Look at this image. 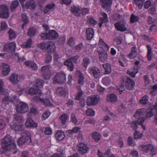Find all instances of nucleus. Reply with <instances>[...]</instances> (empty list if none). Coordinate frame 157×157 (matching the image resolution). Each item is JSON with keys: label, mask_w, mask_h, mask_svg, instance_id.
<instances>
[{"label": "nucleus", "mask_w": 157, "mask_h": 157, "mask_svg": "<svg viewBox=\"0 0 157 157\" xmlns=\"http://www.w3.org/2000/svg\"><path fill=\"white\" fill-rule=\"evenodd\" d=\"M16 110L18 113H24L26 112L29 110L28 104L23 102H20L19 104L17 105Z\"/></svg>", "instance_id": "423d86ee"}, {"label": "nucleus", "mask_w": 157, "mask_h": 157, "mask_svg": "<svg viewBox=\"0 0 157 157\" xmlns=\"http://www.w3.org/2000/svg\"><path fill=\"white\" fill-rule=\"evenodd\" d=\"M32 138H20L17 140V142L19 146L23 145L25 143H28L30 145H32L33 144H35V142H32L33 140ZM34 139V138H33Z\"/></svg>", "instance_id": "9b49d317"}, {"label": "nucleus", "mask_w": 157, "mask_h": 157, "mask_svg": "<svg viewBox=\"0 0 157 157\" xmlns=\"http://www.w3.org/2000/svg\"><path fill=\"white\" fill-rule=\"evenodd\" d=\"M25 64L27 66L29 67L32 70L35 71L37 69V64L31 61H26Z\"/></svg>", "instance_id": "c85d7f7f"}, {"label": "nucleus", "mask_w": 157, "mask_h": 157, "mask_svg": "<svg viewBox=\"0 0 157 157\" xmlns=\"http://www.w3.org/2000/svg\"><path fill=\"white\" fill-rule=\"evenodd\" d=\"M89 148L87 145L83 143L78 144L77 146L78 151L82 155H83L87 152Z\"/></svg>", "instance_id": "6e6552de"}, {"label": "nucleus", "mask_w": 157, "mask_h": 157, "mask_svg": "<svg viewBox=\"0 0 157 157\" xmlns=\"http://www.w3.org/2000/svg\"><path fill=\"white\" fill-rule=\"evenodd\" d=\"M4 95V97L3 98L2 103L4 107H5L9 104L10 102V98L8 96V93L6 92H5L4 94H2Z\"/></svg>", "instance_id": "aec40b11"}, {"label": "nucleus", "mask_w": 157, "mask_h": 157, "mask_svg": "<svg viewBox=\"0 0 157 157\" xmlns=\"http://www.w3.org/2000/svg\"><path fill=\"white\" fill-rule=\"evenodd\" d=\"M21 16L22 17L21 21L23 22V23L21 25V27L23 29L25 25L29 23L28 18L25 14H22Z\"/></svg>", "instance_id": "e433bc0d"}, {"label": "nucleus", "mask_w": 157, "mask_h": 157, "mask_svg": "<svg viewBox=\"0 0 157 157\" xmlns=\"http://www.w3.org/2000/svg\"><path fill=\"white\" fill-rule=\"evenodd\" d=\"M25 126L27 127H31L33 128H36L37 126V123L34 122L32 118L28 119L25 123Z\"/></svg>", "instance_id": "6ab92c4d"}, {"label": "nucleus", "mask_w": 157, "mask_h": 157, "mask_svg": "<svg viewBox=\"0 0 157 157\" xmlns=\"http://www.w3.org/2000/svg\"><path fill=\"white\" fill-rule=\"evenodd\" d=\"M10 81L13 84H17L19 82L18 75L16 73H14L10 77Z\"/></svg>", "instance_id": "4be33fe9"}, {"label": "nucleus", "mask_w": 157, "mask_h": 157, "mask_svg": "<svg viewBox=\"0 0 157 157\" xmlns=\"http://www.w3.org/2000/svg\"><path fill=\"white\" fill-rule=\"evenodd\" d=\"M9 14L8 8L6 5L3 4L0 5V17L4 19L9 17Z\"/></svg>", "instance_id": "0eeeda50"}, {"label": "nucleus", "mask_w": 157, "mask_h": 157, "mask_svg": "<svg viewBox=\"0 0 157 157\" xmlns=\"http://www.w3.org/2000/svg\"><path fill=\"white\" fill-rule=\"evenodd\" d=\"M59 118L61 121V123L63 124L64 125L66 124L68 118V117L67 114L64 113L60 116Z\"/></svg>", "instance_id": "4c0bfd02"}, {"label": "nucleus", "mask_w": 157, "mask_h": 157, "mask_svg": "<svg viewBox=\"0 0 157 157\" xmlns=\"http://www.w3.org/2000/svg\"><path fill=\"white\" fill-rule=\"evenodd\" d=\"M102 66L105 69V74H108L111 73L112 70L110 64L108 63H104L102 64Z\"/></svg>", "instance_id": "2f4dec72"}, {"label": "nucleus", "mask_w": 157, "mask_h": 157, "mask_svg": "<svg viewBox=\"0 0 157 157\" xmlns=\"http://www.w3.org/2000/svg\"><path fill=\"white\" fill-rule=\"evenodd\" d=\"M48 33L49 40L55 39L59 36L58 34L54 30H50Z\"/></svg>", "instance_id": "b1692460"}, {"label": "nucleus", "mask_w": 157, "mask_h": 157, "mask_svg": "<svg viewBox=\"0 0 157 157\" xmlns=\"http://www.w3.org/2000/svg\"><path fill=\"white\" fill-rule=\"evenodd\" d=\"M138 66H137L136 68L135 67H132L129 70H128L127 73L130 75L132 77H135L136 74L138 72Z\"/></svg>", "instance_id": "c756f323"}, {"label": "nucleus", "mask_w": 157, "mask_h": 157, "mask_svg": "<svg viewBox=\"0 0 157 157\" xmlns=\"http://www.w3.org/2000/svg\"><path fill=\"white\" fill-rule=\"evenodd\" d=\"M10 66L7 64L4 63L3 65L2 74L4 76L8 75L10 72Z\"/></svg>", "instance_id": "cd10ccee"}, {"label": "nucleus", "mask_w": 157, "mask_h": 157, "mask_svg": "<svg viewBox=\"0 0 157 157\" xmlns=\"http://www.w3.org/2000/svg\"><path fill=\"white\" fill-rule=\"evenodd\" d=\"M124 84L126 89L128 90H132L135 85V82L129 78L126 79Z\"/></svg>", "instance_id": "f8f14e48"}, {"label": "nucleus", "mask_w": 157, "mask_h": 157, "mask_svg": "<svg viewBox=\"0 0 157 157\" xmlns=\"http://www.w3.org/2000/svg\"><path fill=\"white\" fill-rule=\"evenodd\" d=\"M137 48L136 46H133L131 49V52L127 56L130 59H135L138 55L136 52Z\"/></svg>", "instance_id": "f3484780"}, {"label": "nucleus", "mask_w": 157, "mask_h": 157, "mask_svg": "<svg viewBox=\"0 0 157 157\" xmlns=\"http://www.w3.org/2000/svg\"><path fill=\"white\" fill-rule=\"evenodd\" d=\"M78 83L80 85H83L84 84V78L82 73H79L78 75Z\"/></svg>", "instance_id": "13d9d810"}, {"label": "nucleus", "mask_w": 157, "mask_h": 157, "mask_svg": "<svg viewBox=\"0 0 157 157\" xmlns=\"http://www.w3.org/2000/svg\"><path fill=\"white\" fill-rule=\"evenodd\" d=\"M7 33L9 35V38L10 40L15 38L16 37V35L15 32L11 29H9Z\"/></svg>", "instance_id": "8fccbe9b"}, {"label": "nucleus", "mask_w": 157, "mask_h": 157, "mask_svg": "<svg viewBox=\"0 0 157 157\" xmlns=\"http://www.w3.org/2000/svg\"><path fill=\"white\" fill-rule=\"evenodd\" d=\"M114 26L116 29L120 31L124 32L127 30V28L124 24L121 21L115 23Z\"/></svg>", "instance_id": "4468645a"}, {"label": "nucleus", "mask_w": 157, "mask_h": 157, "mask_svg": "<svg viewBox=\"0 0 157 157\" xmlns=\"http://www.w3.org/2000/svg\"><path fill=\"white\" fill-rule=\"evenodd\" d=\"M71 12L73 15L77 17L81 16V8L78 6H74L71 7Z\"/></svg>", "instance_id": "2eb2a0df"}, {"label": "nucleus", "mask_w": 157, "mask_h": 157, "mask_svg": "<svg viewBox=\"0 0 157 157\" xmlns=\"http://www.w3.org/2000/svg\"><path fill=\"white\" fill-rule=\"evenodd\" d=\"M12 138H2L1 140L2 148L6 151H10L11 154H16L17 151L14 140Z\"/></svg>", "instance_id": "f257e3e1"}, {"label": "nucleus", "mask_w": 157, "mask_h": 157, "mask_svg": "<svg viewBox=\"0 0 157 157\" xmlns=\"http://www.w3.org/2000/svg\"><path fill=\"white\" fill-rule=\"evenodd\" d=\"M21 136L20 137H30V132L28 131H25L21 134Z\"/></svg>", "instance_id": "e2e57ef3"}, {"label": "nucleus", "mask_w": 157, "mask_h": 157, "mask_svg": "<svg viewBox=\"0 0 157 157\" xmlns=\"http://www.w3.org/2000/svg\"><path fill=\"white\" fill-rule=\"evenodd\" d=\"M152 147V145L148 144L146 145H140L139 147V149L143 152L147 153L149 151L151 148Z\"/></svg>", "instance_id": "7c9ffc66"}, {"label": "nucleus", "mask_w": 157, "mask_h": 157, "mask_svg": "<svg viewBox=\"0 0 157 157\" xmlns=\"http://www.w3.org/2000/svg\"><path fill=\"white\" fill-rule=\"evenodd\" d=\"M78 56L77 55L73 57H71L69 59H67V60L71 62H73L74 63H77L78 59Z\"/></svg>", "instance_id": "0e129e2a"}, {"label": "nucleus", "mask_w": 157, "mask_h": 157, "mask_svg": "<svg viewBox=\"0 0 157 157\" xmlns=\"http://www.w3.org/2000/svg\"><path fill=\"white\" fill-rule=\"evenodd\" d=\"M66 92L65 88L63 87H58L56 90V94L59 96H64L66 94Z\"/></svg>", "instance_id": "393cba45"}, {"label": "nucleus", "mask_w": 157, "mask_h": 157, "mask_svg": "<svg viewBox=\"0 0 157 157\" xmlns=\"http://www.w3.org/2000/svg\"><path fill=\"white\" fill-rule=\"evenodd\" d=\"M4 84L3 82L1 79L0 80V93L1 94H4L6 91L3 88Z\"/></svg>", "instance_id": "052dcab7"}, {"label": "nucleus", "mask_w": 157, "mask_h": 157, "mask_svg": "<svg viewBox=\"0 0 157 157\" xmlns=\"http://www.w3.org/2000/svg\"><path fill=\"white\" fill-rule=\"evenodd\" d=\"M149 11L151 14H155L156 13V10L155 5H151L149 9Z\"/></svg>", "instance_id": "338daca9"}, {"label": "nucleus", "mask_w": 157, "mask_h": 157, "mask_svg": "<svg viewBox=\"0 0 157 157\" xmlns=\"http://www.w3.org/2000/svg\"><path fill=\"white\" fill-rule=\"evenodd\" d=\"M28 94L31 95L38 94L39 95H41V91L38 88H36L35 86L33 88H31L29 89L28 91Z\"/></svg>", "instance_id": "5701e85b"}, {"label": "nucleus", "mask_w": 157, "mask_h": 157, "mask_svg": "<svg viewBox=\"0 0 157 157\" xmlns=\"http://www.w3.org/2000/svg\"><path fill=\"white\" fill-rule=\"evenodd\" d=\"M10 127L15 131L22 130L24 128V125L18 122H14L13 124L10 125Z\"/></svg>", "instance_id": "ddd939ff"}, {"label": "nucleus", "mask_w": 157, "mask_h": 157, "mask_svg": "<svg viewBox=\"0 0 157 157\" xmlns=\"http://www.w3.org/2000/svg\"><path fill=\"white\" fill-rule=\"evenodd\" d=\"M52 59V56L51 53L48 52L46 55L45 63H50Z\"/></svg>", "instance_id": "6e6d98bb"}, {"label": "nucleus", "mask_w": 157, "mask_h": 157, "mask_svg": "<svg viewBox=\"0 0 157 157\" xmlns=\"http://www.w3.org/2000/svg\"><path fill=\"white\" fill-rule=\"evenodd\" d=\"M87 21L90 23L91 26H94L97 24V21L94 19L93 17H90L89 16H87Z\"/></svg>", "instance_id": "c03bdc74"}, {"label": "nucleus", "mask_w": 157, "mask_h": 157, "mask_svg": "<svg viewBox=\"0 0 157 157\" xmlns=\"http://www.w3.org/2000/svg\"><path fill=\"white\" fill-rule=\"evenodd\" d=\"M27 34L29 36L31 37L34 36L36 32V29L33 28H29Z\"/></svg>", "instance_id": "4d7b16f0"}, {"label": "nucleus", "mask_w": 157, "mask_h": 157, "mask_svg": "<svg viewBox=\"0 0 157 157\" xmlns=\"http://www.w3.org/2000/svg\"><path fill=\"white\" fill-rule=\"evenodd\" d=\"M8 29V26L7 24L5 21H2L1 22L0 27V31L1 32L5 31Z\"/></svg>", "instance_id": "a18cd8bd"}, {"label": "nucleus", "mask_w": 157, "mask_h": 157, "mask_svg": "<svg viewBox=\"0 0 157 157\" xmlns=\"http://www.w3.org/2000/svg\"><path fill=\"white\" fill-rule=\"evenodd\" d=\"M64 65L67 67L68 70L70 71H72L74 69V65L71 62L67 60L64 62Z\"/></svg>", "instance_id": "c9c22d12"}, {"label": "nucleus", "mask_w": 157, "mask_h": 157, "mask_svg": "<svg viewBox=\"0 0 157 157\" xmlns=\"http://www.w3.org/2000/svg\"><path fill=\"white\" fill-rule=\"evenodd\" d=\"M55 6V3L52 2L51 3L47 5L44 7V12L45 13H48L51 10H52Z\"/></svg>", "instance_id": "a878e982"}, {"label": "nucleus", "mask_w": 157, "mask_h": 157, "mask_svg": "<svg viewBox=\"0 0 157 157\" xmlns=\"http://www.w3.org/2000/svg\"><path fill=\"white\" fill-rule=\"evenodd\" d=\"M101 52H99V50H98V52L99 53V59L101 62H105L107 59L108 55L107 53L103 48H101Z\"/></svg>", "instance_id": "dca6fc26"}, {"label": "nucleus", "mask_w": 157, "mask_h": 157, "mask_svg": "<svg viewBox=\"0 0 157 157\" xmlns=\"http://www.w3.org/2000/svg\"><path fill=\"white\" fill-rule=\"evenodd\" d=\"M102 3V7L106 10H109L112 3V0H100Z\"/></svg>", "instance_id": "a211bd4d"}, {"label": "nucleus", "mask_w": 157, "mask_h": 157, "mask_svg": "<svg viewBox=\"0 0 157 157\" xmlns=\"http://www.w3.org/2000/svg\"><path fill=\"white\" fill-rule=\"evenodd\" d=\"M106 100L109 102H115L117 101V97L114 94H110L107 95L106 97Z\"/></svg>", "instance_id": "473e14b6"}, {"label": "nucleus", "mask_w": 157, "mask_h": 157, "mask_svg": "<svg viewBox=\"0 0 157 157\" xmlns=\"http://www.w3.org/2000/svg\"><path fill=\"white\" fill-rule=\"evenodd\" d=\"M151 114L148 113L147 111L144 108L138 109L134 115V117L138 118L140 124H143L145 121L148 118H151Z\"/></svg>", "instance_id": "f03ea898"}, {"label": "nucleus", "mask_w": 157, "mask_h": 157, "mask_svg": "<svg viewBox=\"0 0 157 157\" xmlns=\"http://www.w3.org/2000/svg\"><path fill=\"white\" fill-rule=\"evenodd\" d=\"M90 63V61L89 59L87 57H84L82 60L83 67L86 69Z\"/></svg>", "instance_id": "49530a36"}, {"label": "nucleus", "mask_w": 157, "mask_h": 157, "mask_svg": "<svg viewBox=\"0 0 157 157\" xmlns=\"http://www.w3.org/2000/svg\"><path fill=\"white\" fill-rule=\"evenodd\" d=\"M95 113L94 110L91 109H88L86 111V113L87 116H94L95 115Z\"/></svg>", "instance_id": "680f3d73"}, {"label": "nucleus", "mask_w": 157, "mask_h": 157, "mask_svg": "<svg viewBox=\"0 0 157 157\" xmlns=\"http://www.w3.org/2000/svg\"><path fill=\"white\" fill-rule=\"evenodd\" d=\"M136 6L139 8L141 9L143 6L145 0H134Z\"/></svg>", "instance_id": "864d4df0"}, {"label": "nucleus", "mask_w": 157, "mask_h": 157, "mask_svg": "<svg viewBox=\"0 0 157 157\" xmlns=\"http://www.w3.org/2000/svg\"><path fill=\"white\" fill-rule=\"evenodd\" d=\"M86 38L87 40H90L93 37L94 32V30L91 28H88L86 30Z\"/></svg>", "instance_id": "412c9836"}, {"label": "nucleus", "mask_w": 157, "mask_h": 157, "mask_svg": "<svg viewBox=\"0 0 157 157\" xmlns=\"http://www.w3.org/2000/svg\"><path fill=\"white\" fill-rule=\"evenodd\" d=\"M146 47L147 49V57L148 61H150L151 60V55L152 54V48L149 45H147Z\"/></svg>", "instance_id": "f704fd0d"}, {"label": "nucleus", "mask_w": 157, "mask_h": 157, "mask_svg": "<svg viewBox=\"0 0 157 157\" xmlns=\"http://www.w3.org/2000/svg\"><path fill=\"white\" fill-rule=\"evenodd\" d=\"M40 101L44 105L46 106H51L52 105L48 99L41 98Z\"/></svg>", "instance_id": "37998d69"}, {"label": "nucleus", "mask_w": 157, "mask_h": 157, "mask_svg": "<svg viewBox=\"0 0 157 157\" xmlns=\"http://www.w3.org/2000/svg\"><path fill=\"white\" fill-rule=\"evenodd\" d=\"M139 17L133 14H132L130 17V21L132 23H134L135 22L138 21L139 20Z\"/></svg>", "instance_id": "bf43d9fd"}, {"label": "nucleus", "mask_w": 157, "mask_h": 157, "mask_svg": "<svg viewBox=\"0 0 157 157\" xmlns=\"http://www.w3.org/2000/svg\"><path fill=\"white\" fill-rule=\"evenodd\" d=\"M48 41L46 42H43L40 44L38 45V47L40 48L42 50H46L48 46H52L51 44H48Z\"/></svg>", "instance_id": "79ce46f5"}, {"label": "nucleus", "mask_w": 157, "mask_h": 157, "mask_svg": "<svg viewBox=\"0 0 157 157\" xmlns=\"http://www.w3.org/2000/svg\"><path fill=\"white\" fill-rule=\"evenodd\" d=\"M149 98V97L147 95H145L140 100V102L141 104L145 105L148 101Z\"/></svg>", "instance_id": "3c124183"}, {"label": "nucleus", "mask_w": 157, "mask_h": 157, "mask_svg": "<svg viewBox=\"0 0 157 157\" xmlns=\"http://www.w3.org/2000/svg\"><path fill=\"white\" fill-rule=\"evenodd\" d=\"M138 124L141 125L142 127L144 126L143 124H140L139 123L138 120L137 121H133L130 123V124L131 127L133 129V130H136L138 128Z\"/></svg>", "instance_id": "72a5a7b5"}, {"label": "nucleus", "mask_w": 157, "mask_h": 157, "mask_svg": "<svg viewBox=\"0 0 157 157\" xmlns=\"http://www.w3.org/2000/svg\"><path fill=\"white\" fill-rule=\"evenodd\" d=\"M15 48L16 44L15 43L12 42L5 45L3 48V50L4 51L12 53V52L15 50Z\"/></svg>", "instance_id": "9d476101"}, {"label": "nucleus", "mask_w": 157, "mask_h": 157, "mask_svg": "<svg viewBox=\"0 0 157 157\" xmlns=\"http://www.w3.org/2000/svg\"><path fill=\"white\" fill-rule=\"evenodd\" d=\"M71 121L74 124L76 125H78L80 124L75 115L73 113H71Z\"/></svg>", "instance_id": "de8ad7c7"}, {"label": "nucleus", "mask_w": 157, "mask_h": 157, "mask_svg": "<svg viewBox=\"0 0 157 157\" xmlns=\"http://www.w3.org/2000/svg\"><path fill=\"white\" fill-rule=\"evenodd\" d=\"M52 67L50 65L44 66L41 67L40 71L42 76L45 80H48L52 74Z\"/></svg>", "instance_id": "7ed1b4c3"}, {"label": "nucleus", "mask_w": 157, "mask_h": 157, "mask_svg": "<svg viewBox=\"0 0 157 157\" xmlns=\"http://www.w3.org/2000/svg\"><path fill=\"white\" fill-rule=\"evenodd\" d=\"M25 6L27 9H29L31 10H34L36 7L34 1L33 0H29L25 4Z\"/></svg>", "instance_id": "bb28decb"}, {"label": "nucleus", "mask_w": 157, "mask_h": 157, "mask_svg": "<svg viewBox=\"0 0 157 157\" xmlns=\"http://www.w3.org/2000/svg\"><path fill=\"white\" fill-rule=\"evenodd\" d=\"M101 14L103 17L99 18L100 21L104 23L107 22L108 20L107 14L103 12H102Z\"/></svg>", "instance_id": "09e8293b"}, {"label": "nucleus", "mask_w": 157, "mask_h": 157, "mask_svg": "<svg viewBox=\"0 0 157 157\" xmlns=\"http://www.w3.org/2000/svg\"><path fill=\"white\" fill-rule=\"evenodd\" d=\"M19 3L18 1L16 0L13 1L10 5V9L12 12L15 10L16 8L18 6Z\"/></svg>", "instance_id": "58836bf2"}, {"label": "nucleus", "mask_w": 157, "mask_h": 157, "mask_svg": "<svg viewBox=\"0 0 157 157\" xmlns=\"http://www.w3.org/2000/svg\"><path fill=\"white\" fill-rule=\"evenodd\" d=\"M44 81L42 80L38 79L36 80V87L39 89L43 86Z\"/></svg>", "instance_id": "5fc2aeb1"}, {"label": "nucleus", "mask_w": 157, "mask_h": 157, "mask_svg": "<svg viewBox=\"0 0 157 157\" xmlns=\"http://www.w3.org/2000/svg\"><path fill=\"white\" fill-rule=\"evenodd\" d=\"M51 44L52 46L51 45L48 46L46 50H48L49 53L54 52L55 50V44L52 42L50 41H48V44Z\"/></svg>", "instance_id": "a19ab883"}, {"label": "nucleus", "mask_w": 157, "mask_h": 157, "mask_svg": "<svg viewBox=\"0 0 157 157\" xmlns=\"http://www.w3.org/2000/svg\"><path fill=\"white\" fill-rule=\"evenodd\" d=\"M56 137H65V136L64 132L60 130H57L56 131L55 134Z\"/></svg>", "instance_id": "603ef678"}, {"label": "nucleus", "mask_w": 157, "mask_h": 157, "mask_svg": "<svg viewBox=\"0 0 157 157\" xmlns=\"http://www.w3.org/2000/svg\"><path fill=\"white\" fill-rule=\"evenodd\" d=\"M89 73L92 75L95 78H99L100 75V72L99 69L96 67H90L88 69Z\"/></svg>", "instance_id": "1a4fd4ad"}, {"label": "nucleus", "mask_w": 157, "mask_h": 157, "mask_svg": "<svg viewBox=\"0 0 157 157\" xmlns=\"http://www.w3.org/2000/svg\"><path fill=\"white\" fill-rule=\"evenodd\" d=\"M32 44V39L30 38L26 42H24L22 44L21 47L23 48H30Z\"/></svg>", "instance_id": "ea45409f"}, {"label": "nucleus", "mask_w": 157, "mask_h": 157, "mask_svg": "<svg viewBox=\"0 0 157 157\" xmlns=\"http://www.w3.org/2000/svg\"><path fill=\"white\" fill-rule=\"evenodd\" d=\"M102 81L103 84L105 85H109L110 83V80L109 77L103 78Z\"/></svg>", "instance_id": "774afa93"}, {"label": "nucleus", "mask_w": 157, "mask_h": 157, "mask_svg": "<svg viewBox=\"0 0 157 157\" xmlns=\"http://www.w3.org/2000/svg\"><path fill=\"white\" fill-rule=\"evenodd\" d=\"M148 113H150L151 115V117L152 115H156L157 114V109L153 108L151 109V110L149 111H148Z\"/></svg>", "instance_id": "69168bd1"}, {"label": "nucleus", "mask_w": 157, "mask_h": 157, "mask_svg": "<svg viewBox=\"0 0 157 157\" xmlns=\"http://www.w3.org/2000/svg\"><path fill=\"white\" fill-rule=\"evenodd\" d=\"M100 101V98L98 95L88 97L86 99L87 105L88 106L96 105Z\"/></svg>", "instance_id": "39448f33"}, {"label": "nucleus", "mask_w": 157, "mask_h": 157, "mask_svg": "<svg viewBox=\"0 0 157 157\" xmlns=\"http://www.w3.org/2000/svg\"><path fill=\"white\" fill-rule=\"evenodd\" d=\"M66 80V74L62 71L57 73L54 78V83H63Z\"/></svg>", "instance_id": "20e7f679"}]
</instances>
